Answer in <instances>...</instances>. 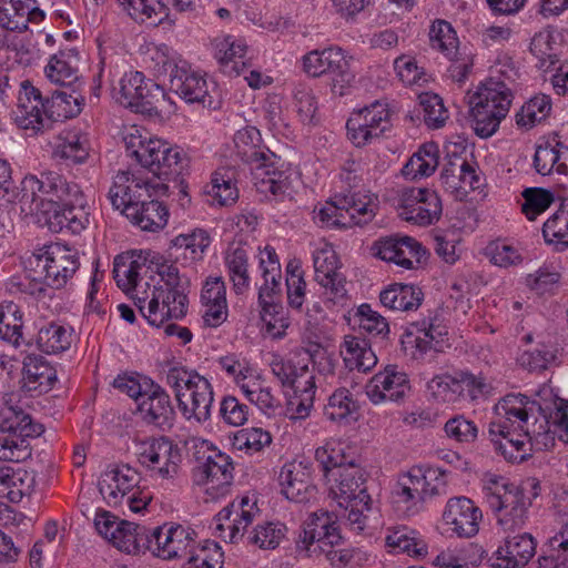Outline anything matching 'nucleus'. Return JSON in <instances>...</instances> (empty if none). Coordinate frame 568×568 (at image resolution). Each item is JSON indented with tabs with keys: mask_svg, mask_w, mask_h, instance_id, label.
Wrapping results in <instances>:
<instances>
[{
	"mask_svg": "<svg viewBox=\"0 0 568 568\" xmlns=\"http://www.w3.org/2000/svg\"><path fill=\"white\" fill-rule=\"evenodd\" d=\"M541 406L523 394H508L495 405L496 418L488 428L495 450L510 463H523L531 456L529 420H537Z\"/></svg>",
	"mask_w": 568,
	"mask_h": 568,
	"instance_id": "1",
	"label": "nucleus"
},
{
	"mask_svg": "<svg viewBox=\"0 0 568 568\" xmlns=\"http://www.w3.org/2000/svg\"><path fill=\"white\" fill-rule=\"evenodd\" d=\"M169 184H151L128 171H120L113 179L108 199L115 210L142 231L158 232L168 224V207L154 199L165 195Z\"/></svg>",
	"mask_w": 568,
	"mask_h": 568,
	"instance_id": "2",
	"label": "nucleus"
},
{
	"mask_svg": "<svg viewBox=\"0 0 568 568\" xmlns=\"http://www.w3.org/2000/svg\"><path fill=\"white\" fill-rule=\"evenodd\" d=\"M80 88L55 90L51 97L43 98L39 89L28 82L22 83L17 109L13 111L16 123L32 133L50 130L60 119L79 115L84 105Z\"/></svg>",
	"mask_w": 568,
	"mask_h": 568,
	"instance_id": "3",
	"label": "nucleus"
},
{
	"mask_svg": "<svg viewBox=\"0 0 568 568\" xmlns=\"http://www.w3.org/2000/svg\"><path fill=\"white\" fill-rule=\"evenodd\" d=\"M128 156L135 159L160 180L172 182L181 195V205L190 203L183 175L189 169L190 159L185 151L158 138H143L138 129L123 136Z\"/></svg>",
	"mask_w": 568,
	"mask_h": 568,
	"instance_id": "4",
	"label": "nucleus"
},
{
	"mask_svg": "<svg viewBox=\"0 0 568 568\" xmlns=\"http://www.w3.org/2000/svg\"><path fill=\"white\" fill-rule=\"evenodd\" d=\"M315 459L326 477L335 481L333 489L339 506L355 503L371 509L372 498L365 486L366 471L345 454L341 444L326 443L315 450Z\"/></svg>",
	"mask_w": 568,
	"mask_h": 568,
	"instance_id": "5",
	"label": "nucleus"
},
{
	"mask_svg": "<svg viewBox=\"0 0 568 568\" xmlns=\"http://www.w3.org/2000/svg\"><path fill=\"white\" fill-rule=\"evenodd\" d=\"M155 264L161 281L151 291L148 317L151 325L160 327L166 320H179L186 315L189 280L180 275L174 263L163 257Z\"/></svg>",
	"mask_w": 568,
	"mask_h": 568,
	"instance_id": "6",
	"label": "nucleus"
},
{
	"mask_svg": "<svg viewBox=\"0 0 568 568\" xmlns=\"http://www.w3.org/2000/svg\"><path fill=\"white\" fill-rule=\"evenodd\" d=\"M489 508L504 531H515L525 526L531 499L524 487L500 476H489L483 487Z\"/></svg>",
	"mask_w": 568,
	"mask_h": 568,
	"instance_id": "7",
	"label": "nucleus"
},
{
	"mask_svg": "<svg viewBox=\"0 0 568 568\" xmlns=\"http://www.w3.org/2000/svg\"><path fill=\"white\" fill-rule=\"evenodd\" d=\"M78 251L61 243H50L36 250L26 262L32 281L60 290L79 270Z\"/></svg>",
	"mask_w": 568,
	"mask_h": 568,
	"instance_id": "8",
	"label": "nucleus"
},
{
	"mask_svg": "<svg viewBox=\"0 0 568 568\" xmlns=\"http://www.w3.org/2000/svg\"><path fill=\"white\" fill-rule=\"evenodd\" d=\"M513 92L504 81L487 79L470 98V112L475 133L487 139L499 128L509 112Z\"/></svg>",
	"mask_w": 568,
	"mask_h": 568,
	"instance_id": "9",
	"label": "nucleus"
},
{
	"mask_svg": "<svg viewBox=\"0 0 568 568\" xmlns=\"http://www.w3.org/2000/svg\"><path fill=\"white\" fill-rule=\"evenodd\" d=\"M271 369L283 387L293 390L286 415L291 419L306 418L313 408L316 393L315 376L308 364H295L291 359L275 357L271 362Z\"/></svg>",
	"mask_w": 568,
	"mask_h": 568,
	"instance_id": "10",
	"label": "nucleus"
},
{
	"mask_svg": "<svg viewBox=\"0 0 568 568\" xmlns=\"http://www.w3.org/2000/svg\"><path fill=\"white\" fill-rule=\"evenodd\" d=\"M304 72L312 78L328 75L332 91L344 95L355 80L351 69V57L339 47L313 50L302 58Z\"/></svg>",
	"mask_w": 568,
	"mask_h": 568,
	"instance_id": "11",
	"label": "nucleus"
},
{
	"mask_svg": "<svg viewBox=\"0 0 568 568\" xmlns=\"http://www.w3.org/2000/svg\"><path fill=\"white\" fill-rule=\"evenodd\" d=\"M115 99L136 113L158 115L169 98L161 85L134 71L122 77Z\"/></svg>",
	"mask_w": 568,
	"mask_h": 568,
	"instance_id": "12",
	"label": "nucleus"
},
{
	"mask_svg": "<svg viewBox=\"0 0 568 568\" xmlns=\"http://www.w3.org/2000/svg\"><path fill=\"white\" fill-rule=\"evenodd\" d=\"M159 73L170 78V90L187 103H205L207 94L206 80L191 69L187 61L159 51L155 58Z\"/></svg>",
	"mask_w": 568,
	"mask_h": 568,
	"instance_id": "13",
	"label": "nucleus"
},
{
	"mask_svg": "<svg viewBox=\"0 0 568 568\" xmlns=\"http://www.w3.org/2000/svg\"><path fill=\"white\" fill-rule=\"evenodd\" d=\"M79 189L77 183L68 182L55 172H42L40 176L27 175L21 182L20 202L29 204V211H34L43 206L44 201L53 206L78 193Z\"/></svg>",
	"mask_w": 568,
	"mask_h": 568,
	"instance_id": "14",
	"label": "nucleus"
},
{
	"mask_svg": "<svg viewBox=\"0 0 568 568\" xmlns=\"http://www.w3.org/2000/svg\"><path fill=\"white\" fill-rule=\"evenodd\" d=\"M341 540L336 515L320 509L312 513L304 523L296 548L307 557H313L317 550H325L327 545H338Z\"/></svg>",
	"mask_w": 568,
	"mask_h": 568,
	"instance_id": "15",
	"label": "nucleus"
},
{
	"mask_svg": "<svg viewBox=\"0 0 568 568\" xmlns=\"http://www.w3.org/2000/svg\"><path fill=\"white\" fill-rule=\"evenodd\" d=\"M139 462L152 476L161 479L174 478L182 462L181 448L171 438L160 436L141 445Z\"/></svg>",
	"mask_w": 568,
	"mask_h": 568,
	"instance_id": "16",
	"label": "nucleus"
},
{
	"mask_svg": "<svg viewBox=\"0 0 568 568\" xmlns=\"http://www.w3.org/2000/svg\"><path fill=\"white\" fill-rule=\"evenodd\" d=\"M389 118L387 105L378 101L353 112L346 122L348 139L357 148L365 146L390 128Z\"/></svg>",
	"mask_w": 568,
	"mask_h": 568,
	"instance_id": "17",
	"label": "nucleus"
},
{
	"mask_svg": "<svg viewBox=\"0 0 568 568\" xmlns=\"http://www.w3.org/2000/svg\"><path fill=\"white\" fill-rule=\"evenodd\" d=\"M149 551L164 560L186 558L195 545L196 534L182 525H163L151 530Z\"/></svg>",
	"mask_w": 568,
	"mask_h": 568,
	"instance_id": "18",
	"label": "nucleus"
},
{
	"mask_svg": "<svg viewBox=\"0 0 568 568\" xmlns=\"http://www.w3.org/2000/svg\"><path fill=\"white\" fill-rule=\"evenodd\" d=\"M372 251L376 257L406 270H414L427 260L426 248L407 235L382 237L373 244Z\"/></svg>",
	"mask_w": 568,
	"mask_h": 568,
	"instance_id": "19",
	"label": "nucleus"
},
{
	"mask_svg": "<svg viewBox=\"0 0 568 568\" xmlns=\"http://www.w3.org/2000/svg\"><path fill=\"white\" fill-rule=\"evenodd\" d=\"M89 223L90 213L81 189L48 211L47 225L53 233L80 234Z\"/></svg>",
	"mask_w": 568,
	"mask_h": 568,
	"instance_id": "20",
	"label": "nucleus"
},
{
	"mask_svg": "<svg viewBox=\"0 0 568 568\" xmlns=\"http://www.w3.org/2000/svg\"><path fill=\"white\" fill-rule=\"evenodd\" d=\"M151 387L142 396L136 407V416L146 426L169 432L175 423L176 413L168 392L158 383H150Z\"/></svg>",
	"mask_w": 568,
	"mask_h": 568,
	"instance_id": "21",
	"label": "nucleus"
},
{
	"mask_svg": "<svg viewBox=\"0 0 568 568\" xmlns=\"http://www.w3.org/2000/svg\"><path fill=\"white\" fill-rule=\"evenodd\" d=\"M398 215L416 225H430L442 215L440 199L435 191L428 189H408L402 194Z\"/></svg>",
	"mask_w": 568,
	"mask_h": 568,
	"instance_id": "22",
	"label": "nucleus"
},
{
	"mask_svg": "<svg viewBox=\"0 0 568 568\" xmlns=\"http://www.w3.org/2000/svg\"><path fill=\"white\" fill-rule=\"evenodd\" d=\"M481 510L464 496L448 499L443 511L445 531L458 538H471L479 531Z\"/></svg>",
	"mask_w": 568,
	"mask_h": 568,
	"instance_id": "23",
	"label": "nucleus"
},
{
	"mask_svg": "<svg viewBox=\"0 0 568 568\" xmlns=\"http://www.w3.org/2000/svg\"><path fill=\"white\" fill-rule=\"evenodd\" d=\"M189 379L185 394L178 400V407L187 419L204 423L211 417V408L214 400L213 387L203 376H194Z\"/></svg>",
	"mask_w": 568,
	"mask_h": 568,
	"instance_id": "24",
	"label": "nucleus"
},
{
	"mask_svg": "<svg viewBox=\"0 0 568 568\" xmlns=\"http://www.w3.org/2000/svg\"><path fill=\"white\" fill-rule=\"evenodd\" d=\"M283 168L284 162L274 153V160L260 161L251 169L262 193H271L276 197L292 195L293 172Z\"/></svg>",
	"mask_w": 568,
	"mask_h": 568,
	"instance_id": "25",
	"label": "nucleus"
},
{
	"mask_svg": "<svg viewBox=\"0 0 568 568\" xmlns=\"http://www.w3.org/2000/svg\"><path fill=\"white\" fill-rule=\"evenodd\" d=\"M140 481V474L128 464L110 465L100 476L99 491L110 506H118Z\"/></svg>",
	"mask_w": 568,
	"mask_h": 568,
	"instance_id": "26",
	"label": "nucleus"
},
{
	"mask_svg": "<svg viewBox=\"0 0 568 568\" xmlns=\"http://www.w3.org/2000/svg\"><path fill=\"white\" fill-rule=\"evenodd\" d=\"M0 438H6L17 444H22L28 454L26 459L31 457L29 438L38 437L43 433L41 424L33 422L32 417L19 407H7L2 410L0 422Z\"/></svg>",
	"mask_w": 568,
	"mask_h": 568,
	"instance_id": "27",
	"label": "nucleus"
},
{
	"mask_svg": "<svg viewBox=\"0 0 568 568\" xmlns=\"http://www.w3.org/2000/svg\"><path fill=\"white\" fill-rule=\"evenodd\" d=\"M316 282L328 290L333 298L346 295V278L338 272L339 260L332 245L325 244L313 253Z\"/></svg>",
	"mask_w": 568,
	"mask_h": 568,
	"instance_id": "28",
	"label": "nucleus"
},
{
	"mask_svg": "<svg viewBox=\"0 0 568 568\" xmlns=\"http://www.w3.org/2000/svg\"><path fill=\"white\" fill-rule=\"evenodd\" d=\"M410 389L409 381L404 372L397 369V366L389 365L384 372H379L373 376L367 386V395L374 403L381 400L402 399Z\"/></svg>",
	"mask_w": 568,
	"mask_h": 568,
	"instance_id": "29",
	"label": "nucleus"
},
{
	"mask_svg": "<svg viewBox=\"0 0 568 568\" xmlns=\"http://www.w3.org/2000/svg\"><path fill=\"white\" fill-rule=\"evenodd\" d=\"M282 494L292 501L305 503L314 491L311 473L301 462L284 464L278 474Z\"/></svg>",
	"mask_w": 568,
	"mask_h": 568,
	"instance_id": "30",
	"label": "nucleus"
},
{
	"mask_svg": "<svg viewBox=\"0 0 568 568\" xmlns=\"http://www.w3.org/2000/svg\"><path fill=\"white\" fill-rule=\"evenodd\" d=\"M44 12L36 6V0H3L0 6V24L8 31L23 32L29 22H40Z\"/></svg>",
	"mask_w": 568,
	"mask_h": 568,
	"instance_id": "31",
	"label": "nucleus"
},
{
	"mask_svg": "<svg viewBox=\"0 0 568 568\" xmlns=\"http://www.w3.org/2000/svg\"><path fill=\"white\" fill-rule=\"evenodd\" d=\"M79 64L80 55L78 51L69 49L51 57L44 72L52 83L64 88H80Z\"/></svg>",
	"mask_w": 568,
	"mask_h": 568,
	"instance_id": "32",
	"label": "nucleus"
},
{
	"mask_svg": "<svg viewBox=\"0 0 568 568\" xmlns=\"http://www.w3.org/2000/svg\"><path fill=\"white\" fill-rule=\"evenodd\" d=\"M233 464L230 457L213 450L204 462L194 468L195 481L199 485L211 484L212 488L229 486L233 479Z\"/></svg>",
	"mask_w": 568,
	"mask_h": 568,
	"instance_id": "33",
	"label": "nucleus"
},
{
	"mask_svg": "<svg viewBox=\"0 0 568 568\" xmlns=\"http://www.w3.org/2000/svg\"><path fill=\"white\" fill-rule=\"evenodd\" d=\"M536 544L531 535L520 534L507 537L497 551L499 568H520L535 555Z\"/></svg>",
	"mask_w": 568,
	"mask_h": 568,
	"instance_id": "34",
	"label": "nucleus"
},
{
	"mask_svg": "<svg viewBox=\"0 0 568 568\" xmlns=\"http://www.w3.org/2000/svg\"><path fill=\"white\" fill-rule=\"evenodd\" d=\"M253 517V511L243 510L237 505H227L215 516V530L220 531V537L224 540L235 544L244 538Z\"/></svg>",
	"mask_w": 568,
	"mask_h": 568,
	"instance_id": "35",
	"label": "nucleus"
},
{
	"mask_svg": "<svg viewBox=\"0 0 568 568\" xmlns=\"http://www.w3.org/2000/svg\"><path fill=\"white\" fill-rule=\"evenodd\" d=\"M234 144L237 155L251 169L260 161L274 160V152L263 144L260 130L247 125L239 130L234 135Z\"/></svg>",
	"mask_w": 568,
	"mask_h": 568,
	"instance_id": "36",
	"label": "nucleus"
},
{
	"mask_svg": "<svg viewBox=\"0 0 568 568\" xmlns=\"http://www.w3.org/2000/svg\"><path fill=\"white\" fill-rule=\"evenodd\" d=\"M34 476L28 470L0 464V496L11 503H19L23 496L30 495L34 487Z\"/></svg>",
	"mask_w": 568,
	"mask_h": 568,
	"instance_id": "37",
	"label": "nucleus"
},
{
	"mask_svg": "<svg viewBox=\"0 0 568 568\" xmlns=\"http://www.w3.org/2000/svg\"><path fill=\"white\" fill-rule=\"evenodd\" d=\"M215 49V58L223 72L229 75H241L244 73L246 63L241 61L246 53V45L242 40H237L232 36L215 38L213 41Z\"/></svg>",
	"mask_w": 568,
	"mask_h": 568,
	"instance_id": "38",
	"label": "nucleus"
},
{
	"mask_svg": "<svg viewBox=\"0 0 568 568\" xmlns=\"http://www.w3.org/2000/svg\"><path fill=\"white\" fill-rule=\"evenodd\" d=\"M345 365L351 371L368 372L377 364V356L366 338L346 335L341 346Z\"/></svg>",
	"mask_w": 568,
	"mask_h": 568,
	"instance_id": "39",
	"label": "nucleus"
},
{
	"mask_svg": "<svg viewBox=\"0 0 568 568\" xmlns=\"http://www.w3.org/2000/svg\"><path fill=\"white\" fill-rule=\"evenodd\" d=\"M57 382V371L42 356L29 355L23 362L24 387L39 393L49 392Z\"/></svg>",
	"mask_w": 568,
	"mask_h": 568,
	"instance_id": "40",
	"label": "nucleus"
},
{
	"mask_svg": "<svg viewBox=\"0 0 568 568\" xmlns=\"http://www.w3.org/2000/svg\"><path fill=\"white\" fill-rule=\"evenodd\" d=\"M424 300L422 288L412 284L395 283L383 290L379 301L392 311H416Z\"/></svg>",
	"mask_w": 568,
	"mask_h": 568,
	"instance_id": "41",
	"label": "nucleus"
},
{
	"mask_svg": "<svg viewBox=\"0 0 568 568\" xmlns=\"http://www.w3.org/2000/svg\"><path fill=\"white\" fill-rule=\"evenodd\" d=\"M151 530L144 525L122 520L111 542L128 554L145 552L149 551Z\"/></svg>",
	"mask_w": 568,
	"mask_h": 568,
	"instance_id": "42",
	"label": "nucleus"
},
{
	"mask_svg": "<svg viewBox=\"0 0 568 568\" xmlns=\"http://www.w3.org/2000/svg\"><path fill=\"white\" fill-rule=\"evenodd\" d=\"M224 260L235 293L242 294L250 285L247 250L241 243H233Z\"/></svg>",
	"mask_w": 568,
	"mask_h": 568,
	"instance_id": "43",
	"label": "nucleus"
},
{
	"mask_svg": "<svg viewBox=\"0 0 568 568\" xmlns=\"http://www.w3.org/2000/svg\"><path fill=\"white\" fill-rule=\"evenodd\" d=\"M275 270L276 268L273 267L272 272L267 270L264 271L265 283L264 286L261 287L260 290L258 300L261 303H263V320L266 322L268 331H273L276 327H280L282 332L278 331L274 333V336L280 337L284 334V329L288 326V323L286 318L283 316L282 312L277 311V308L280 307L278 305L272 303L267 304L264 301V296H270V292H274L275 287L280 285V270L277 271V273H274Z\"/></svg>",
	"mask_w": 568,
	"mask_h": 568,
	"instance_id": "44",
	"label": "nucleus"
},
{
	"mask_svg": "<svg viewBox=\"0 0 568 568\" xmlns=\"http://www.w3.org/2000/svg\"><path fill=\"white\" fill-rule=\"evenodd\" d=\"M558 361V347L550 343L540 342L536 346L519 354L517 362L520 367L540 373L556 365Z\"/></svg>",
	"mask_w": 568,
	"mask_h": 568,
	"instance_id": "45",
	"label": "nucleus"
},
{
	"mask_svg": "<svg viewBox=\"0 0 568 568\" xmlns=\"http://www.w3.org/2000/svg\"><path fill=\"white\" fill-rule=\"evenodd\" d=\"M358 405L346 388L336 389L328 398L324 415L332 422L349 424L356 420Z\"/></svg>",
	"mask_w": 568,
	"mask_h": 568,
	"instance_id": "46",
	"label": "nucleus"
},
{
	"mask_svg": "<svg viewBox=\"0 0 568 568\" xmlns=\"http://www.w3.org/2000/svg\"><path fill=\"white\" fill-rule=\"evenodd\" d=\"M438 145L434 142L425 143L405 164L403 173L407 176L412 175L413 179L429 176L438 165Z\"/></svg>",
	"mask_w": 568,
	"mask_h": 568,
	"instance_id": "47",
	"label": "nucleus"
},
{
	"mask_svg": "<svg viewBox=\"0 0 568 568\" xmlns=\"http://www.w3.org/2000/svg\"><path fill=\"white\" fill-rule=\"evenodd\" d=\"M385 544L390 551L409 556H423L427 552L425 542L417 537V532L407 527H398L392 530L385 538Z\"/></svg>",
	"mask_w": 568,
	"mask_h": 568,
	"instance_id": "48",
	"label": "nucleus"
},
{
	"mask_svg": "<svg viewBox=\"0 0 568 568\" xmlns=\"http://www.w3.org/2000/svg\"><path fill=\"white\" fill-rule=\"evenodd\" d=\"M72 343V333L67 327L51 323L40 328L37 337L39 349L47 354H58L67 351Z\"/></svg>",
	"mask_w": 568,
	"mask_h": 568,
	"instance_id": "49",
	"label": "nucleus"
},
{
	"mask_svg": "<svg viewBox=\"0 0 568 568\" xmlns=\"http://www.w3.org/2000/svg\"><path fill=\"white\" fill-rule=\"evenodd\" d=\"M176 251H183L185 258L195 262L203 258L211 244V237L205 230L197 229L187 234H180L172 240Z\"/></svg>",
	"mask_w": 568,
	"mask_h": 568,
	"instance_id": "50",
	"label": "nucleus"
},
{
	"mask_svg": "<svg viewBox=\"0 0 568 568\" xmlns=\"http://www.w3.org/2000/svg\"><path fill=\"white\" fill-rule=\"evenodd\" d=\"M121 8L136 22L150 21L158 26L163 22L164 9L156 0H118Z\"/></svg>",
	"mask_w": 568,
	"mask_h": 568,
	"instance_id": "51",
	"label": "nucleus"
},
{
	"mask_svg": "<svg viewBox=\"0 0 568 568\" xmlns=\"http://www.w3.org/2000/svg\"><path fill=\"white\" fill-rule=\"evenodd\" d=\"M551 110V100L549 95L539 94L526 102L516 114V124L529 130L537 122L544 120Z\"/></svg>",
	"mask_w": 568,
	"mask_h": 568,
	"instance_id": "52",
	"label": "nucleus"
},
{
	"mask_svg": "<svg viewBox=\"0 0 568 568\" xmlns=\"http://www.w3.org/2000/svg\"><path fill=\"white\" fill-rule=\"evenodd\" d=\"M419 481L415 478L414 468L399 477L394 490L393 498L396 504H404L406 510L418 511L423 506L418 488Z\"/></svg>",
	"mask_w": 568,
	"mask_h": 568,
	"instance_id": "53",
	"label": "nucleus"
},
{
	"mask_svg": "<svg viewBox=\"0 0 568 568\" xmlns=\"http://www.w3.org/2000/svg\"><path fill=\"white\" fill-rule=\"evenodd\" d=\"M430 45L443 52L450 60L457 54L458 39L450 23L445 20L435 21L429 29Z\"/></svg>",
	"mask_w": 568,
	"mask_h": 568,
	"instance_id": "54",
	"label": "nucleus"
},
{
	"mask_svg": "<svg viewBox=\"0 0 568 568\" xmlns=\"http://www.w3.org/2000/svg\"><path fill=\"white\" fill-rule=\"evenodd\" d=\"M286 530L282 523L265 521L256 525L248 534L247 542L261 549H275L285 537Z\"/></svg>",
	"mask_w": 568,
	"mask_h": 568,
	"instance_id": "55",
	"label": "nucleus"
},
{
	"mask_svg": "<svg viewBox=\"0 0 568 568\" xmlns=\"http://www.w3.org/2000/svg\"><path fill=\"white\" fill-rule=\"evenodd\" d=\"M542 236L547 244L554 245L556 251L568 247V214L558 210L542 226Z\"/></svg>",
	"mask_w": 568,
	"mask_h": 568,
	"instance_id": "56",
	"label": "nucleus"
},
{
	"mask_svg": "<svg viewBox=\"0 0 568 568\" xmlns=\"http://www.w3.org/2000/svg\"><path fill=\"white\" fill-rule=\"evenodd\" d=\"M205 192L212 197L213 202L222 206L234 203L239 196L237 189L227 171L224 173L215 172Z\"/></svg>",
	"mask_w": 568,
	"mask_h": 568,
	"instance_id": "57",
	"label": "nucleus"
},
{
	"mask_svg": "<svg viewBox=\"0 0 568 568\" xmlns=\"http://www.w3.org/2000/svg\"><path fill=\"white\" fill-rule=\"evenodd\" d=\"M427 390L439 403H456L460 399L459 384L455 373L434 376L427 383Z\"/></svg>",
	"mask_w": 568,
	"mask_h": 568,
	"instance_id": "58",
	"label": "nucleus"
},
{
	"mask_svg": "<svg viewBox=\"0 0 568 568\" xmlns=\"http://www.w3.org/2000/svg\"><path fill=\"white\" fill-rule=\"evenodd\" d=\"M140 263L132 256L120 254L113 262V277L122 291L135 288L139 280Z\"/></svg>",
	"mask_w": 568,
	"mask_h": 568,
	"instance_id": "59",
	"label": "nucleus"
},
{
	"mask_svg": "<svg viewBox=\"0 0 568 568\" xmlns=\"http://www.w3.org/2000/svg\"><path fill=\"white\" fill-rule=\"evenodd\" d=\"M521 212L529 221H535L554 202V194L541 187H528L523 191Z\"/></svg>",
	"mask_w": 568,
	"mask_h": 568,
	"instance_id": "60",
	"label": "nucleus"
},
{
	"mask_svg": "<svg viewBox=\"0 0 568 568\" xmlns=\"http://www.w3.org/2000/svg\"><path fill=\"white\" fill-rule=\"evenodd\" d=\"M419 105L424 112V122L429 129L442 128L448 119V111L443 99L435 93L424 92L418 95Z\"/></svg>",
	"mask_w": 568,
	"mask_h": 568,
	"instance_id": "61",
	"label": "nucleus"
},
{
	"mask_svg": "<svg viewBox=\"0 0 568 568\" xmlns=\"http://www.w3.org/2000/svg\"><path fill=\"white\" fill-rule=\"evenodd\" d=\"M22 315L17 305L0 307V338L16 346L22 337Z\"/></svg>",
	"mask_w": 568,
	"mask_h": 568,
	"instance_id": "62",
	"label": "nucleus"
},
{
	"mask_svg": "<svg viewBox=\"0 0 568 568\" xmlns=\"http://www.w3.org/2000/svg\"><path fill=\"white\" fill-rule=\"evenodd\" d=\"M434 326L424 320L422 323H412L404 335L403 344L415 346L418 352L426 353L434 347Z\"/></svg>",
	"mask_w": 568,
	"mask_h": 568,
	"instance_id": "63",
	"label": "nucleus"
},
{
	"mask_svg": "<svg viewBox=\"0 0 568 568\" xmlns=\"http://www.w3.org/2000/svg\"><path fill=\"white\" fill-rule=\"evenodd\" d=\"M448 438L458 443H473L478 435V428L471 419L464 415H456L449 418L444 426Z\"/></svg>",
	"mask_w": 568,
	"mask_h": 568,
	"instance_id": "64",
	"label": "nucleus"
}]
</instances>
